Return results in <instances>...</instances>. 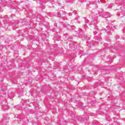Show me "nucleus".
Masks as SVG:
<instances>
[{
	"mask_svg": "<svg viewBox=\"0 0 125 125\" xmlns=\"http://www.w3.org/2000/svg\"><path fill=\"white\" fill-rule=\"evenodd\" d=\"M81 57H82V56H80V58H81Z\"/></svg>",
	"mask_w": 125,
	"mask_h": 125,
	"instance_id": "nucleus-1",
	"label": "nucleus"
}]
</instances>
